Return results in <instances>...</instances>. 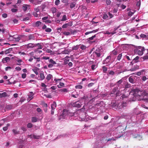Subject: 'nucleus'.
<instances>
[{
  "label": "nucleus",
  "instance_id": "864d4df0",
  "mask_svg": "<svg viewBox=\"0 0 148 148\" xmlns=\"http://www.w3.org/2000/svg\"><path fill=\"white\" fill-rule=\"evenodd\" d=\"M61 91L64 92H67L68 91V90L67 89L63 88L61 89Z\"/></svg>",
  "mask_w": 148,
  "mask_h": 148
},
{
  "label": "nucleus",
  "instance_id": "6ab92c4d",
  "mask_svg": "<svg viewBox=\"0 0 148 148\" xmlns=\"http://www.w3.org/2000/svg\"><path fill=\"white\" fill-rule=\"evenodd\" d=\"M49 63H50L53 65L56 64H57L56 62L55 61H54L52 59L49 60Z\"/></svg>",
  "mask_w": 148,
  "mask_h": 148
},
{
  "label": "nucleus",
  "instance_id": "f03ea898",
  "mask_svg": "<svg viewBox=\"0 0 148 148\" xmlns=\"http://www.w3.org/2000/svg\"><path fill=\"white\" fill-rule=\"evenodd\" d=\"M143 116V115L142 114L140 115V116H138L137 117L133 116L131 117V120L133 123L135 124L138 123L142 121L143 119L142 118Z\"/></svg>",
  "mask_w": 148,
  "mask_h": 148
},
{
  "label": "nucleus",
  "instance_id": "a19ab883",
  "mask_svg": "<svg viewBox=\"0 0 148 148\" xmlns=\"http://www.w3.org/2000/svg\"><path fill=\"white\" fill-rule=\"evenodd\" d=\"M82 86L81 85H77L75 86L76 89H81L82 88Z\"/></svg>",
  "mask_w": 148,
  "mask_h": 148
},
{
  "label": "nucleus",
  "instance_id": "7ed1b4c3",
  "mask_svg": "<svg viewBox=\"0 0 148 148\" xmlns=\"http://www.w3.org/2000/svg\"><path fill=\"white\" fill-rule=\"evenodd\" d=\"M38 47V49H42V47L41 45V43H38L37 44H32V43H29L27 45H25L24 46V47L27 48V49H32L34 47Z\"/></svg>",
  "mask_w": 148,
  "mask_h": 148
},
{
  "label": "nucleus",
  "instance_id": "e433bc0d",
  "mask_svg": "<svg viewBox=\"0 0 148 148\" xmlns=\"http://www.w3.org/2000/svg\"><path fill=\"white\" fill-rule=\"evenodd\" d=\"M117 134L118 136H115L116 138H119L123 136V133L122 132H121V133H119V134L118 133H117Z\"/></svg>",
  "mask_w": 148,
  "mask_h": 148
},
{
  "label": "nucleus",
  "instance_id": "f704fd0d",
  "mask_svg": "<svg viewBox=\"0 0 148 148\" xmlns=\"http://www.w3.org/2000/svg\"><path fill=\"white\" fill-rule=\"evenodd\" d=\"M12 131L14 134H18L19 133V131H17L16 130L13 129Z\"/></svg>",
  "mask_w": 148,
  "mask_h": 148
},
{
  "label": "nucleus",
  "instance_id": "c9c22d12",
  "mask_svg": "<svg viewBox=\"0 0 148 148\" xmlns=\"http://www.w3.org/2000/svg\"><path fill=\"white\" fill-rule=\"evenodd\" d=\"M64 86V84L62 82H60L59 85H57L58 87V88H61L62 86Z\"/></svg>",
  "mask_w": 148,
  "mask_h": 148
},
{
  "label": "nucleus",
  "instance_id": "49530a36",
  "mask_svg": "<svg viewBox=\"0 0 148 148\" xmlns=\"http://www.w3.org/2000/svg\"><path fill=\"white\" fill-rule=\"evenodd\" d=\"M134 14V12L131 11H129L128 13V15L129 16H132Z\"/></svg>",
  "mask_w": 148,
  "mask_h": 148
},
{
  "label": "nucleus",
  "instance_id": "c03bdc74",
  "mask_svg": "<svg viewBox=\"0 0 148 148\" xmlns=\"http://www.w3.org/2000/svg\"><path fill=\"white\" fill-rule=\"evenodd\" d=\"M108 18H111L113 17V15L110 13V12H109L108 13Z\"/></svg>",
  "mask_w": 148,
  "mask_h": 148
},
{
  "label": "nucleus",
  "instance_id": "b1692460",
  "mask_svg": "<svg viewBox=\"0 0 148 148\" xmlns=\"http://www.w3.org/2000/svg\"><path fill=\"white\" fill-rule=\"evenodd\" d=\"M80 45H77L76 46H73L72 47V50H77L78 49L79 47V46Z\"/></svg>",
  "mask_w": 148,
  "mask_h": 148
},
{
  "label": "nucleus",
  "instance_id": "680f3d73",
  "mask_svg": "<svg viewBox=\"0 0 148 148\" xmlns=\"http://www.w3.org/2000/svg\"><path fill=\"white\" fill-rule=\"evenodd\" d=\"M32 125L31 123H28L27 125V127L28 128H31L32 127Z\"/></svg>",
  "mask_w": 148,
  "mask_h": 148
},
{
  "label": "nucleus",
  "instance_id": "2f4dec72",
  "mask_svg": "<svg viewBox=\"0 0 148 148\" xmlns=\"http://www.w3.org/2000/svg\"><path fill=\"white\" fill-rule=\"evenodd\" d=\"M38 119L35 117H33L32 118V122H35L37 121Z\"/></svg>",
  "mask_w": 148,
  "mask_h": 148
},
{
  "label": "nucleus",
  "instance_id": "aec40b11",
  "mask_svg": "<svg viewBox=\"0 0 148 148\" xmlns=\"http://www.w3.org/2000/svg\"><path fill=\"white\" fill-rule=\"evenodd\" d=\"M28 6H29V5H24L23 6V10L24 11H26Z\"/></svg>",
  "mask_w": 148,
  "mask_h": 148
},
{
  "label": "nucleus",
  "instance_id": "09e8293b",
  "mask_svg": "<svg viewBox=\"0 0 148 148\" xmlns=\"http://www.w3.org/2000/svg\"><path fill=\"white\" fill-rule=\"evenodd\" d=\"M86 48V47L84 45H82L80 47V48L82 50H85Z\"/></svg>",
  "mask_w": 148,
  "mask_h": 148
},
{
  "label": "nucleus",
  "instance_id": "473e14b6",
  "mask_svg": "<svg viewBox=\"0 0 148 148\" xmlns=\"http://www.w3.org/2000/svg\"><path fill=\"white\" fill-rule=\"evenodd\" d=\"M41 24V22L39 21H37L36 23V26L37 27H38Z\"/></svg>",
  "mask_w": 148,
  "mask_h": 148
},
{
  "label": "nucleus",
  "instance_id": "9b49d317",
  "mask_svg": "<svg viewBox=\"0 0 148 148\" xmlns=\"http://www.w3.org/2000/svg\"><path fill=\"white\" fill-rule=\"evenodd\" d=\"M132 135L134 138H135L138 140H140L142 139V137L139 135H134L133 134Z\"/></svg>",
  "mask_w": 148,
  "mask_h": 148
},
{
  "label": "nucleus",
  "instance_id": "338daca9",
  "mask_svg": "<svg viewBox=\"0 0 148 148\" xmlns=\"http://www.w3.org/2000/svg\"><path fill=\"white\" fill-rule=\"evenodd\" d=\"M33 71L34 72V73L36 75H37L38 74L37 70L36 69H33Z\"/></svg>",
  "mask_w": 148,
  "mask_h": 148
},
{
  "label": "nucleus",
  "instance_id": "5fc2aeb1",
  "mask_svg": "<svg viewBox=\"0 0 148 148\" xmlns=\"http://www.w3.org/2000/svg\"><path fill=\"white\" fill-rule=\"evenodd\" d=\"M57 9L55 8H53L52 9V10L53 13H55Z\"/></svg>",
  "mask_w": 148,
  "mask_h": 148
},
{
  "label": "nucleus",
  "instance_id": "69168bd1",
  "mask_svg": "<svg viewBox=\"0 0 148 148\" xmlns=\"http://www.w3.org/2000/svg\"><path fill=\"white\" fill-rule=\"evenodd\" d=\"M60 3L59 0H56L55 1V4L56 5H58Z\"/></svg>",
  "mask_w": 148,
  "mask_h": 148
},
{
  "label": "nucleus",
  "instance_id": "e2e57ef3",
  "mask_svg": "<svg viewBox=\"0 0 148 148\" xmlns=\"http://www.w3.org/2000/svg\"><path fill=\"white\" fill-rule=\"evenodd\" d=\"M115 33V32H109L107 31L106 32V33L108 34H111V35H113Z\"/></svg>",
  "mask_w": 148,
  "mask_h": 148
},
{
  "label": "nucleus",
  "instance_id": "79ce46f5",
  "mask_svg": "<svg viewBox=\"0 0 148 148\" xmlns=\"http://www.w3.org/2000/svg\"><path fill=\"white\" fill-rule=\"evenodd\" d=\"M11 51V49L9 48L8 49L6 50L5 51V54H7L10 53V52Z\"/></svg>",
  "mask_w": 148,
  "mask_h": 148
},
{
  "label": "nucleus",
  "instance_id": "7c9ffc66",
  "mask_svg": "<svg viewBox=\"0 0 148 148\" xmlns=\"http://www.w3.org/2000/svg\"><path fill=\"white\" fill-rule=\"evenodd\" d=\"M87 97L86 96H84L83 97H81L80 99L79 100V101H80L82 100H84V101L85 100H86L87 99Z\"/></svg>",
  "mask_w": 148,
  "mask_h": 148
},
{
  "label": "nucleus",
  "instance_id": "37998d69",
  "mask_svg": "<svg viewBox=\"0 0 148 148\" xmlns=\"http://www.w3.org/2000/svg\"><path fill=\"white\" fill-rule=\"evenodd\" d=\"M45 30L47 32H50L51 31L52 29L50 28H46Z\"/></svg>",
  "mask_w": 148,
  "mask_h": 148
},
{
  "label": "nucleus",
  "instance_id": "a211bd4d",
  "mask_svg": "<svg viewBox=\"0 0 148 148\" xmlns=\"http://www.w3.org/2000/svg\"><path fill=\"white\" fill-rule=\"evenodd\" d=\"M6 121V119H2L0 121V127L5 123V122Z\"/></svg>",
  "mask_w": 148,
  "mask_h": 148
},
{
  "label": "nucleus",
  "instance_id": "8fccbe9b",
  "mask_svg": "<svg viewBox=\"0 0 148 148\" xmlns=\"http://www.w3.org/2000/svg\"><path fill=\"white\" fill-rule=\"evenodd\" d=\"M117 52L116 50L115 49L112 52V53L114 55H116L117 54Z\"/></svg>",
  "mask_w": 148,
  "mask_h": 148
},
{
  "label": "nucleus",
  "instance_id": "0eeeda50",
  "mask_svg": "<svg viewBox=\"0 0 148 148\" xmlns=\"http://www.w3.org/2000/svg\"><path fill=\"white\" fill-rule=\"evenodd\" d=\"M22 38V36H18L17 37H14V38L13 37L11 36H10V37L9 38L11 39V40H12L13 41H20V42H21L22 41L20 40Z\"/></svg>",
  "mask_w": 148,
  "mask_h": 148
},
{
  "label": "nucleus",
  "instance_id": "c756f323",
  "mask_svg": "<svg viewBox=\"0 0 148 148\" xmlns=\"http://www.w3.org/2000/svg\"><path fill=\"white\" fill-rule=\"evenodd\" d=\"M67 20V16L66 15H64L63 16L62 18L61 21H64Z\"/></svg>",
  "mask_w": 148,
  "mask_h": 148
},
{
  "label": "nucleus",
  "instance_id": "4be33fe9",
  "mask_svg": "<svg viewBox=\"0 0 148 148\" xmlns=\"http://www.w3.org/2000/svg\"><path fill=\"white\" fill-rule=\"evenodd\" d=\"M28 40H34V37L33 35L30 34L28 36Z\"/></svg>",
  "mask_w": 148,
  "mask_h": 148
},
{
  "label": "nucleus",
  "instance_id": "c85d7f7f",
  "mask_svg": "<svg viewBox=\"0 0 148 148\" xmlns=\"http://www.w3.org/2000/svg\"><path fill=\"white\" fill-rule=\"evenodd\" d=\"M16 61L18 62V63H17V64L18 65H21V63L23 62V61L21 59H18L16 60Z\"/></svg>",
  "mask_w": 148,
  "mask_h": 148
},
{
  "label": "nucleus",
  "instance_id": "393cba45",
  "mask_svg": "<svg viewBox=\"0 0 148 148\" xmlns=\"http://www.w3.org/2000/svg\"><path fill=\"white\" fill-rule=\"evenodd\" d=\"M52 77L53 76L51 74H49L47 75L46 77V79L47 80L49 81Z\"/></svg>",
  "mask_w": 148,
  "mask_h": 148
},
{
  "label": "nucleus",
  "instance_id": "f3484780",
  "mask_svg": "<svg viewBox=\"0 0 148 148\" xmlns=\"http://www.w3.org/2000/svg\"><path fill=\"white\" fill-rule=\"evenodd\" d=\"M33 14L35 17H39L40 16V12H33Z\"/></svg>",
  "mask_w": 148,
  "mask_h": 148
},
{
  "label": "nucleus",
  "instance_id": "de8ad7c7",
  "mask_svg": "<svg viewBox=\"0 0 148 148\" xmlns=\"http://www.w3.org/2000/svg\"><path fill=\"white\" fill-rule=\"evenodd\" d=\"M139 58V57L138 56H136L134 58V59L133 60L135 61V62H137L138 61V60Z\"/></svg>",
  "mask_w": 148,
  "mask_h": 148
},
{
  "label": "nucleus",
  "instance_id": "13d9d810",
  "mask_svg": "<svg viewBox=\"0 0 148 148\" xmlns=\"http://www.w3.org/2000/svg\"><path fill=\"white\" fill-rule=\"evenodd\" d=\"M34 10L35 11L34 12H39V9L38 8H34Z\"/></svg>",
  "mask_w": 148,
  "mask_h": 148
},
{
  "label": "nucleus",
  "instance_id": "bb28decb",
  "mask_svg": "<svg viewBox=\"0 0 148 148\" xmlns=\"http://www.w3.org/2000/svg\"><path fill=\"white\" fill-rule=\"evenodd\" d=\"M103 18L105 20H107L109 19L108 15L106 14H103Z\"/></svg>",
  "mask_w": 148,
  "mask_h": 148
},
{
  "label": "nucleus",
  "instance_id": "0e129e2a",
  "mask_svg": "<svg viewBox=\"0 0 148 148\" xmlns=\"http://www.w3.org/2000/svg\"><path fill=\"white\" fill-rule=\"evenodd\" d=\"M109 73L110 75H113L114 74V72L112 71H111L109 72Z\"/></svg>",
  "mask_w": 148,
  "mask_h": 148
},
{
  "label": "nucleus",
  "instance_id": "f8f14e48",
  "mask_svg": "<svg viewBox=\"0 0 148 148\" xmlns=\"http://www.w3.org/2000/svg\"><path fill=\"white\" fill-rule=\"evenodd\" d=\"M74 107L79 108L81 106V105L78 102L73 103L71 104Z\"/></svg>",
  "mask_w": 148,
  "mask_h": 148
},
{
  "label": "nucleus",
  "instance_id": "4c0bfd02",
  "mask_svg": "<svg viewBox=\"0 0 148 148\" xmlns=\"http://www.w3.org/2000/svg\"><path fill=\"white\" fill-rule=\"evenodd\" d=\"M102 69L103 70V72L105 73H106L107 70V67H106L105 66H104L103 67Z\"/></svg>",
  "mask_w": 148,
  "mask_h": 148
},
{
  "label": "nucleus",
  "instance_id": "1a4fd4ad",
  "mask_svg": "<svg viewBox=\"0 0 148 148\" xmlns=\"http://www.w3.org/2000/svg\"><path fill=\"white\" fill-rule=\"evenodd\" d=\"M73 25L71 21L67 23H65L62 26V28H65L68 27L69 26H71Z\"/></svg>",
  "mask_w": 148,
  "mask_h": 148
},
{
  "label": "nucleus",
  "instance_id": "58836bf2",
  "mask_svg": "<svg viewBox=\"0 0 148 148\" xmlns=\"http://www.w3.org/2000/svg\"><path fill=\"white\" fill-rule=\"evenodd\" d=\"M12 12L13 13H15L17 12L18 10L17 9L12 8L11 10Z\"/></svg>",
  "mask_w": 148,
  "mask_h": 148
},
{
  "label": "nucleus",
  "instance_id": "4d7b16f0",
  "mask_svg": "<svg viewBox=\"0 0 148 148\" xmlns=\"http://www.w3.org/2000/svg\"><path fill=\"white\" fill-rule=\"evenodd\" d=\"M18 53L20 55H26V53L24 52H22L21 51L18 52Z\"/></svg>",
  "mask_w": 148,
  "mask_h": 148
},
{
  "label": "nucleus",
  "instance_id": "4468645a",
  "mask_svg": "<svg viewBox=\"0 0 148 148\" xmlns=\"http://www.w3.org/2000/svg\"><path fill=\"white\" fill-rule=\"evenodd\" d=\"M56 106L57 105L56 102L55 101H53V103L51 104V109L54 110L56 108Z\"/></svg>",
  "mask_w": 148,
  "mask_h": 148
},
{
  "label": "nucleus",
  "instance_id": "72a5a7b5",
  "mask_svg": "<svg viewBox=\"0 0 148 148\" xmlns=\"http://www.w3.org/2000/svg\"><path fill=\"white\" fill-rule=\"evenodd\" d=\"M122 56V53H120L119 54L117 57V60L119 61L120 60Z\"/></svg>",
  "mask_w": 148,
  "mask_h": 148
},
{
  "label": "nucleus",
  "instance_id": "f257e3e1",
  "mask_svg": "<svg viewBox=\"0 0 148 148\" xmlns=\"http://www.w3.org/2000/svg\"><path fill=\"white\" fill-rule=\"evenodd\" d=\"M131 93H132L134 97L138 101L145 100L144 97L148 95L147 92L145 90H141L139 88L134 89Z\"/></svg>",
  "mask_w": 148,
  "mask_h": 148
},
{
  "label": "nucleus",
  "instance_id": "9d476101",
  "mask_svg": "<svg viewBox=\"0 0 148 148\" xmlns=\"http://www.w3.org/2000/svg\"><path fill=\"white\" fill-rule=\"evenodd\" d=\"M68 112L67 110H63V113L60 115V117L63 119H64L66 116L68 115Z\"/></svg>",
  "mask_w": 148,
  "mask_h": 148
},
{
  "label": "nucleus",
  "instance_id": "39448f33",
  "mask_svg": "<svg viewBox=\"0 0 148 148\" xmlns=\"http://www.w3.org/2000/svg\"><path fill=\"white\" fill-rule=\"evenodd\" d=\"M139 77L136 75H132L129 77V81L130 83L134 84L138 81Z\"/></svg>",
  "mask_w": 148,
  "mask_h": 148
},
{
  "label": "nucleus",
  "instance_id": "bf43d9fd",
  "mask_svg": "<svg viewBox=\"0 0 148 148\" xmlns=\"http://www.w3.org/2000/svg\"><path fill=\"white\" fill-rule=\"evenodd\" d=\"M144 71V70H142L141 72H138L137 73V74H136V75H138V76H140V75H141V72H143Z\"/></svg>",
  "mask_w": 148,
  "mask_h": 148
},
{
  "label": "nucleus",
  "instance_id": "cd10ccee",
  "mask_svg": "<svg viewBox=\"0 0 148 148\" xmlns=\"http://www.w3.org/2000/svg\"><path fill=\"white\" fill-rule=\"evenodd\" d=\"M10 126V124L9 123H8L7 125L6 126L4 127L3 128V131H5L7 130L8 129V127Z\"/></svg>",
  "mask_w": 148,
  "mask_h": 148
},
{
  "label": "nucleus",
  "instance_id": "6e6552de",
  "mask_svg": "<svg viewBox=\"0 0 148 148\" xmlns=\"http://www.w3.org/2000/svg\"><path fill=\"white\" fill-rule=\"evenodd\" d=\"M93 54L94 56L98 57H100L101 56L102 57L103 56L102 53L101 52L99 51L98 50H97L95 52H94Z\"/></svg>",
  "mask_w": 148,
  "mask_h": 148
},
{
  "label": "nucleus",
  "instance_id": "ea45409f",
  "mask_svg": "<svg viewBox=\"0 0 148 148\" xmlns=\"http://www.w3.org/2000/svg\"><path fill=\"white\" fill-rule=\"evenodd\" d=\"M117 9H114L113 10V12L115 15H117L118 14H117Z\"/></svg>",
  "mask_w": 148,
  "mask_h": 148
},
{
  "label": "nucleus",
  "instance_id": "423d86ee",
  "mask_svg": "<svg viewBox=\"0 0 148 148\" xmlns=\"http://www.w3.org/2000/svg\"><path fill=\"white\" fill-rule=\"evenodd\" d=\"M145 51L144 47H140L138 49H136L134 50V52L139 56L142 55Z\"/></svg>",
  "mask_w": 148,
  "mask_h": 148
},
{
  "label": "nucleus",
  "instance_id": "774afa93",
  "mask_svg": "<svg viewBox=\"0 0 148 148\" xmlns=\"http://www.w3.org/2000/svg\"><path fill=\"white\" fill-rule=\"evenodd\" d=\"M12 68L10 66H7L5 68V70L6 71H8L9 70H10Z\"/></svg>",
  "mask_w": 148,
  "mask_h": 148
},
{
  "label": "nucleus",
  "instance_id": "ddd939ff",
  "mask_svg": "<svg viewBox=\"0 0 148 148\" xmlns=\"http://www.w3.org/2000/svg\"><path fill=\"white\" fill-rule=\"evenodd\" d=\"M39 77L38 80H43L45 78L44 73H41L39 75Z\"/></svg>",
  "mask_w": 148,
  "mask_h": 148
},
{
  "label": "nucleus",
  "instance_id": "5701e85b",
  "mask_svg": "<svg viewBox=\"0 0 148 148\" xmlns=\"http://www.w3.org/2000/svg\"><path fill=\"white\" fill-rule=\"evenodd\" d=\"M76 3L75 2H73L71 3L70 5V7L72 9L75 7L76 5Z\"/></svg>",
  "mask_w": 148,
  "mask_h": 148
},
{
  "label": "nucleus",
  "instance_id": "a18cd8bd",
  "mask_svg": "<svg viewBox=\"0 0 148 148\" xmlns=\"http://www.w3.org/2000/svg\"><path fill=\"white\" fill-rule=\"evenodd\" d=\"M63 34L66 36H69L71 34L69 32H64Z\"/></svg>",
  "mask_w": 148,
  "mask_h": 148
},
{
  "label": "nucleus",
  "instance_id": "603ef678",
  "mask_svg": "<svg viewBox=\"0 0 148 148\" xmlns=\"http://www.w3.org/2000/svg\"><path fill=\"white\" fill-rule=\"evenodd\" d=\"M121 105V107L123 108L124 107H125L127 106V103H123Z\"/></svg>",
  "mask_w": 148,
  "mask_h": 148
},
{
  "label": "nucleus",
  "instance_id": "3c124183",
  "mask_svg": "<svg viewBox=\"0 0 148 148\" xmlns=\"http://www.w3.org/2000/svg\"><path fill=\"white\" fill-rule=\"evenodd\" d=\"M4 60L6 62H8L10 60V58L8 57H6L4 58Z\"/></svg>",
  "mask_w": 148,
  "mask_h": 148
},
{
  "label": "nucleus",
  "instance_id": "2eb2a0df",
  "mask_svg": "<svg viewBox=\"0 0 148 148\" xmlns=\"http://www.w3.org/2000/svg\"><path fill=\"white\" fill-rule=\"evenodd\" d=\"M133 113L135 114L138 115L140 113V112L137 108H135L134 110Z\"/></svg>",
  "mask_w": 148,
  "mask_h": 148
},
{
  "label": "nucleus",
  "instance_id": "052dcab7",
  "mask_svg": "<svg viewBox=\"0 0 148 148\" xmlns=\"http://www.w3.org/2000/svg\"><path fill=\"white\" fill-rule=\"evenodd\" d=\"M137 2L136 3V5L138 6H139L140 5V0L137 1Z\"/></svg>",
  "mask_w": 148,
  "mask_h": 148
},
{
  "label": "nucleus",
  "instance_id": "20e7f679",
  "mask_svg": "<svg viewBox=\"0 0 148 148\" xmlns=\"http://www.w3.org/2000/svg\"><path fill=\"white\" fill-rule=\"evenodd\" d=\"M111 57L110 55L108 56L103 61V64H107V65H108L112 63L113 61L111 59Z\"/></svg>",
  "mask_w": 148,
  "mask_h": 148
},
{
  "label": "nucleus",
  "instance_id": "a878e982",
  "mask_svg": "<svg viewBox=\"0 0 148 148\" xmlns=\"http://www.w3.org/2000/svg\"><path fill=\"white\" fill-rule=\"evenodd\" d=\"M34 95V94L32 92H30V93L29 95V98H30V100L32 99L33 98V96Z\"/></svg>",
  "mask_w": 148,
  "mask_h": 148
},
{
  "label": "nucleus",
  "instance_id": "412c9836",
  "mask_svg": "<svg viewBox=\"0 0 148 148\" xmlns=\"http://www.w3.org/2000/svg\"><path fill=\"white\" fill-rule=\"evenodd\" d=\"M7 96V94L6 92H3L2 93H0V98L5 97Z\"/></svg>",
  "mask_w": 148,
  "mask_h": 148
},
{
  "label": "nucleus",
  "instance_id": "dca6fc26",
  "mask_svg": "<svg viewBox=\"0 0 148 148\" xmlns=\"http://www.w3.org/2000/svg\"><path fill=\"white\" fill-rule=\"evenodd\" d=\"M98 31V29H96L95 30H94L90 32H88L85 33V35H87L89 34L93 33H95L97 32Z\"/></svg>",
  "mask_w": 148,
  "mask_h": 148
},
{
  "label": "nucleus",
  "instance_id": "6e6d98bb",
  "mask_svg": "<svg viewBox=\"0 0 148 148\" xmlns=\"http://www.w3.org/2000/svg\"><path fill=\"white\" fill-rule=\"evenodd\" d=\"M73 92L72 93V94H73ZM78 95L77 94L74 95V94H72L71 95V96L72 97L75 98H77L78 97Z\"/></svg>",
  "mask_w": 148,
  "mask_h": 148
}]
</instances>
